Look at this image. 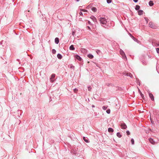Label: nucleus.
<instances>
[{
    "mask_svg": "<svg viewBox=\"0 0 159 159\" xmlns=\"http://www.w3.org/2000/svg\"><path fill=\"white\" fill-rule=\"evenodd\" d=\"M88 90L89 91H91V89H92V88L90 86H88Z\"/></svg>",
    "mask_w": 159,
    "mask_h": 159,
    "instance_id": "nucleus-29",
    "label": "nucleus"
},
{
    "mask_svg": "<svg viewBox=\"0 0 159 159\" xmlns=\"http://www.w3.org/2000/svg\"><path fill=\"white\" fill-rule=\"evenodd\" d=\"M126 133L127 135H129L130 134V132L129 130H127Z\"/></svg>",
    "mask_w": 159,
    "mask_h": 159,
    "instance_id": "nucleus-34",
    "label": "nucleus"
},
{
    "mask_svg": "<svg viewBox=\"0 0 159 159\" xmlns=\"http://www.w3.org/2000/svg\"><path fill=\"white\" fill-rule=\"evenodd\" d=\"M106 112L108 114H110V109H107L106 111Z\"/></svg>",
    "mask_w": 159,
    "mask_h": 159,
    "instance_id": "nucleus-25",
    "label": "nucleus"
},
{
    "mask_svg": "<svg viewBox=\"0 0 159 159\" xmlns=\"http://www.w3.org/2000/svg\"><path fill=\"white\" fill-rule=\"evenodd\" d=\"M75 57L77 59H78L80 61H81V58L78 55H76L75 56Z\"/></svg>",
    "mask_w": 159,
    "mask_h": 159,
    "instance_id": "nucleus-12",
    "label": "nucleus"
},
{
    "mask_svg": "<svg viewBox=\"0 0 159 159\" xmlns=\"http://www.w3.org/2000/svg\"><path fill=\"white\" fill-rule=\"evenodd\" d=\"M59 38H55V43L56 44H57L59 43Z\"/></svg>",
    "mask_w": 159,
    "mask_h": 159,
    "instance_id": "nucleus-10",
    "label": "nucleus"
},
{
    "mask_svg": "<svg viewBox=\"0 0 159 159\" xmlns=\"http://www.w3.org/2000/svg\"><path fill=\"white\" fill-rule=\"evenodd\" d=\"M80 11H86L85 10H84V9H80Z\"/></svg>",
    "mask_w": 159,
    "mask_h": 159,
    "instance_id": "nucleus-38",
    "label": "nucleus"
},
{
    "mask_svg": "<svg viewBox=\"0 0 159 159\" xmlns=\"http://www.w3.org/2000/svg\"><path fill=\"white\" fill-rule=\"evenodd\" d=\"M120 54L122 56V58L124 60H127L126 57L122 49H120Z\"/></svg>",
    "mask_w": 159,
    "mask_h": 159,
    "instance_id": "nucleus-3",
    "label": "nucleus"
},
{
    "mask_svg": "<svg viewBox=\"0 0 159 159\" xmlns=\"http://www.w3.org/2000/svg\"><path fill=\"white\" fill-rule=\"evenodd\" d=\"M144 18L145 20V21H146V23H148V18L147 17H144Z\"/></svg>",
    "mask_w": 159,
    "mask_h": 159,
    "instance_id": "nucleus-27",
    "label": "nucleus"
},
{
    "mask_svg": "<svg viewBox=\"0 0 159 159\" xmlns=\"http://www.w3.org/2000/svg\"><path fill=\"white\" fill-rule=\"evenodd\" d=\"M140 7L139 5H137L135 6V9L137 11H138Z\"/></svg>",
    "mask_w": 159,
    "mask_h": 159,
    "instance_id": "nucleus-21",
    "label": "nucleus"
},
{
    "mask_svg": "<svg viewBox=\"0 0 159 159\" xmlns=\"http://www.w3.org/2000/svg\"><path fill=\"white\" fill-rule=\"evenodd\" d=\"M157 52V53H159V48H156Z\"/></svg>",
    "mask_w": 159,
    "mask_h": 159,
    "instance_id": "nucleus-32",
    "label": "nucleus"
},
{
    "mask_svg": "<svg viewBox=\"0 0 159 159\" xmlns=\"http://www.w3.org/2000/svg\"><path fill=\"white\" fill-rule=\"evenodd\" d=\"M149 142L152 144H154V143H155V142L154 141H153V139H152V138H149Z\"/></svg>",
    "mask_w": 159,
    "mask_h": 159,
    "instance_id": "nucleus-11",
    "label": "nucleus"
},
{
    "mask_svg": "<svg viewBox=\"0 0 159 159\" xmlns=\"http://www.w3.org/2000/svg\"><path fill=\"white\" fill-rule=\"evenodd\" d=\"M131 142L132 144H134V140L133 139H131Z\"/></svg>",
    "mask_w": 159,
    "mask_h": 159,
    "instance_id": "nucleus-28",
    "label": "nucleus"
},
{
    "mask_svg": "<svg viewBox=\"0 0 159 159\" xmlns=\"http://www.w3.org/2000/svg\"><path fill=\"white\" fill-rule=\"evenodd\" d=\"M90 18L92 19L93 20L94 22H96V23H97V20H96V18L92 16V17H91Z\"/></svg>",
    "mask_w": 159,
    "mask_h": 159,
    "instance_id": "nucleus-15",
    "label": "nucleus"
},
{
    "mask_svg": "<svg viewBox=\"0 0 159 159\" xmlns=\"http://www.w3.org/2000/svg\"><path fill=\"white\" fill-rule=\"evenodd\" d=\"M107 107L108 106H103L102 107V109L104 110H106L107 108Z\"/></svg>",
    "mask_w": 159,
    "mask_h": 159,
    "instance_id": "nucleus-24",
    "label": "nucleus"
},
{
    "mask_svg": "<svg viewBox=\"0 0 159 159\" xmlns=\"http://www.w3.org/2000/svg\"><path fill=\"white\" fill-rule=\"evenodd\" d=\"M139 91L140 94H141L142 97L143 98V95L142 93L140 91V90L139 89Z\"/></svg>",
    "mask_w": 159,
    "mask_h": 159,
    "instance_id": "nucleus-36",
    "label": "nucleus"
},
{
    "mask_svg": "<svg viewBox=\"0 0 159 159\" xmlns=\"http://www.w3.org/2000/svg\"><path fill=\"white\" fill-rule=\"evenodd\" d=\"M96 52L98 54H99L100 52V51L99 50H97L96 51Z\"/></svg>",
    "mask_w": 159,
    "mask_h": 159,
    "instance_id": "nucleus-33",
    "label": "nucleus"
},
{
    "mask_svg": "<svg viewBox=\"0 0 159 159\" xmlns=\"http://www.w3.org/2000/svg\"><path fill=\"white\" fill-rule=\"evenodd\" d=\"M154 4L153 1H150L149 2V5L150 6H152Z\"/></svg>",
    "mask_w": 159,
    "mask_h": 159,
    "instance_id": "nucleus-18",
    "label": "nucleus"
},
{
    "mask_svg": "<svg viewBox=\"0 0 159 159\" xmlns=\"http://www.w3.org/2000/svg\"><path fill=\"white\" fill-rule=\"evenodd\" d=\"M70 49L71 50H74L75 49V48L74 47L73 45H71L70 47Z\"/></svg>",
    "mask_w": 159,
    "mask_h": 159,
    "instance_id": "nucleus-16",
    "label": "nucleus"
},
{
    "mask_svg": "<svg viewBox=\"0 0 159 159\" xmlns=\"http://www.w3.org/2000/svg\"><path fill=\"white\" fill-rule=\"evenodd\" d=\"M107 2L108 3H110L111 2V0H107Z\"/></svg>",
    "mask_w": 159,
    "mask_h": 159,
    "instance_id": "nucleus-31",
    "label": "nucleus"
},
{
    "mask_svg": "<svg viewBox=\"0 0 159 159\" xmlns=\"http://www.w3.org/2000/svg\"><path fill=\"white\" fill-rule=\"evenodd\" d=\"M158 45V46H159V44Z\"/></svg>",
    "mask_w": 159,
    "mask_h": 159,
    "instance_id": "nucleus-47",
    "label": "nucleus"
},
{
    "mask_svg": "<svg viewBox=\"0 0 159 159\" xmlns=\"http://www.w3.org/2000/svg\"><path fill=\"white\" fill-rule=\"evenodd\" d=\"M92 107L93 108V107H95V106H94V105H92Z\"/></svg>",
    "mask_w": 159,
    "mask_h": 159,
    "instance_id": "nucleus-45",
    "label": "nucleus"
},
{
    "mask_svg": "<svg viewBox=\"0 0 159 159\" xmlns=\"http://www.w3.org/2000/svg\"><path fill=\"white\" fill-rule=\"evenodd\" d=\"M87 28L88 30H91V28L89 26H88Z\"/></svg>",
    "mask_w": 159,
    "mask_h": 159,
    "instance_id": "nucleus-37",
    "label": "nucleus"
},
{
    "mask_svg": "<svg viewBox=\"0 0 159 159\" xmlns=\"http://www.w3.org/2000/svg\"><path fill=\"white\" fill-rule=\"evenodd\" d=\"M80 0H76V2H78L80 1Z\"/></svg>",
    "mask_w": 159,
    "mask_h": 159,
    "instance_id": "nucleus-46",
    "label": "nucleus"
},
{
    "mask_svg": "<svg viewBox=\"0 0 159 159\" xmlns=\"http://www.w3.org/2000/svg\"><path fill=\"white\" fill-rule=\"evenodd\" d=\"M88 57L90 59H92L93 57V55L89 54L88 55Z\"/></svg>",
    "mask_w": 159,
    "mask_h": 159,
    "instance_id": "nucleus-17",
    "label": "nucleus"
},
{
    "mask_svg": "<svg viewBox=\"0 0 159 159\" xmlns=\"http://www.w3.org/2000/svg\"><path fill=\"white\" fill-rule=\"evenodd\" d=\"M108 131L109 132H113V129L111 128H109L108 129Z\"/></svg>",
    "mask_w": 159,
    "mask_h": 159,
    "instance_id": "nucleus-19",
    "label": "nucleus"
},
{
    "mask_svg": "<svg viewBox=\"0 0 159 159\" xmlns=\"http://www.w3.org/2000/svg\"><path fill=\"white\" fill-rule=\"evenodd\" d=\"M78 90V89L76 88H75L74 89V91L75 93H76Z\"/></svg>",
    "mask_w": 159,
    "mask_h": 159,
    "instance_id": "nucleus-30",
    "label": "nucleus"
},
{
    "mask_svg": "<svg viewBox=\"0 0 159 159\" xmlns=\"http://www.w3.org/2000/svg\"><path fill=\"white\" fill-rule=\"evenodd\" d=\"M80 15H83V13L81 12H80L79 13Z\"/></svg>",
    "mask_w": 159,
    "mask_h": 159,
    "instance_id": "nucleus-41",
    "label": "nucleus"
},
{
    "mask_svg": "<svg viewBox=\"0 0 159 159\" xmlns=\"http://www.w3.org/2000/svg\"><path fill=\"white\" fill-rule=\"evenodd\" d=\"M124 75H127V76H129L131 78H132L133 77V76L130 73H124Z\"/></svg>",
    "mask_w": 159,
    "mask_h": 159,
    "instance_id": "nucleus-8",
    "label": "nucleus"
},
{
    "mask_svg": "<svg viewBox=\"0 0 159 159\" xmlns=\"http://www.w3.org/2000/svg\"><path fill=\"white\" fill-rule=\"evenodd\" d=\"M52 53L53 54H55L56 53V50L55 49H53L52 50Z\"/></svg>",
    "mask_w": 159,
    "mask_h": 159,
    "instance_id": "nucleus-26",
    "label": "nucleus"
},
{
    "mask_svg": "<svg viewBox=\"0 0 159 159\" xmlns=\"http://www.w3.org/2000/svg\"><path fill=\"white\" fill-rule=\"evenodd\" d=\"M153 113L156 117L157 121L159 123V111L155 110L154 111Z\"/></svg>",
    "mask_w": 159,
    "mask_h": 159,
    "instance_id": "nucleus-2",
    "label": "nucleus"
},
{
    "mask_svg": "<svg viewBox=\"0 0 159 159\" xmlns=\"http://www.w3.org/2000/svg\"><path fill=\"white\" fill-rule=\"evenodd\" d=\"M151 123L152 124H154V122L153 121V120H151Z\"/></svg>",
    "mask_w": 159,
    "mask_h": 159,
    "instance_id": "nucleus-40",
    "label": "nucleus"
},
{
    "mask_svg": "<svg viewBox=\"0 0 159 159\" xmlns=\"http://www.w3.org/2000/svg\"><path fill=\"white\" fill-rule=\"evenodd\" d=\"M132 38L135 42H137L138 43V42H139V41L137 39H136L134 36H132Z\"/></svg>",
    "mask_w": 159,
    "mask_h": 159,
    "instance_id": "nucleus-20",
    "label": "nucleus"
},
{
    "mask_svg": "<svg viewBox=\"0 0 159 159\" xmlns=\"http://www.w3.org/2000/svg\"><path fill=\"white\" fill-rule=\"evenodd\" d=\"M129 36L131 37V38H132V36H133L132 35V34H130V33H129Z\"/></svg>",
    "mask_w": 159,
    "mask_h": 159,
    "instance_id": "nucleus-42",
    "label": "nucleus"
},
{
    "mask_svg": "<svg viewBox=\"0 0 159 159\" xmlns=\"http://www.w3.org/2000/svg\"><path fill=\"white\" fill-rule=\"evenodd\" d=\"M55 77V74H52V75L51 77L50 78V81L52 83L54 81V78Z\"/></svg>",
    "mask_w": 159,
    "mask_h": 159,
    "instance_id": "nucleus-6",
    "label": "nucleus"
},
{
    "mask_svg": "<svg viewBox=\"0 0 159 159\" xmlns=\"http://www.w3.org/2000/svg\"><path fill=\"white\" fill-rule=\"evenodd\" d=\"M74 66H73L72 65H70V68L71 69H74Z\"/></svg>",
    "mask_w": 159,
    "mask_h": 159,
    "instance_id": "nucleus-35",
    "label": "nucleus"
},
{
    "mask_svg": "<svg viewBox=\"0 0 159 159\" xmlns=\"http://www.w3.org/2000/svg\"><path fill=\"white\" fill-rule=\"evenodd\" d=\"M57 58L60 59H61L62 58V56L60 53H58L57 54Z\"/></svg>",
    "mask_w": 159,
    "mask_h": 159,
    "instance_id": "nucleus-13",
    "label": "nucleus"
},
{
    "mask_svg": "<svg viewBox=\"0 0 159 159\" xmlns=\"http://www.w3.org/2000/svg\"><path fill=\"white\" fill-rule=\"evenodd\" d=\"M74 33H75V32L74 31L72 32V34L73 35H74Z\"/></svg>",
    "mask_w": 159,
    "mask_h": 159,
    "instance_id": "nucleus-44",
    "label": "nucleus"
},
{
    "mask_svg": "<svg viewBox=\"0 0 159 159\" xmlns=\"http://www.w3.org/2000/svg\"><path fill=\"white\" fill-rule=\"evenodd\" d=\"M88 23L90 24V25H91V22L89 21H88Z\"/></svg>",
    "mask_w": 159,
    "mask_h": 159,
    "instance_id": "nucleus-43",
    "label": "nucleus"
},
{
    "mask_svg": "<svg viewBox=\"0 0 159 159\" xmlns=\"http://www.w3.org/2000/svg\"><path fill=\"white\" fill-rule=\"evenodd\" d=\"M116 135L119 138H121L122 136L121 135L120 132H118L116 134Z\"/></svg>",
    "mask_w": 159,
    "mask_h": 159,
    "instance_id": "nucleus-23",
    "label": "nucleus"
},
{
    "mask_svg": "<svg viewBox=\"0 0 159 159\" xmlns=\"http://www.w3.org/2000/svg\"><path fill=\"white\" fill-rule=\"evenodd\" d=\"M99 19L101 25L105 28H107V19L105 17H100Z\"/></svg>",
    "mask_w": 159,
    "mask_h": 159,
    "instance_id": "nucleus-1",
    "label": "nucleus"
},
{
    "mask_svg": "<svg viewBox=\"0 0 159 159\" xmlns=\"http://www.w3.org/2000/svg\"><path fill=\"white\" fill-rule=\"evenodd\" d=\"M121 128L123 129H125L127 128L126 125L125 123H122L121 124Z\"/></svg>",
    "mask_w": 159,
    "mask_h": 159,
    "instance_id": "nucleus-7",
    "label": "nucleus"
},
{
    "mask_svg": "<svg viewBox=\"0 0 159 159\" xmlns=\"http://www.w3.org/2000/svg\"><path fill=\"white\" fill-rule=\"evenodd\" d=\"M91 10L93 12H95L97 11V9L95 7H93L91 8Z\"/></svg>",
    "mask_w": 159,
    "mask_h": 159,
    "instance_id": "nucleus-22",
    "label": "nucleus"
},
{
    "mask_svg": "<svg viewBox=\"0 0 159 159\" xmlns=\"http://www.w3.org/2000/svg\"><path fill=\"white\" fill-rule=\"evenodd\" d=\"M148 93L149 94V96L151 100L152 101L154 100V98L153 94L151 93L150 91H148Z\"/></svg>",
    "mask_w": 159,
    "mask_h": 159,
    "instance_id": "nucleus-5",
    "label": "nucleus"
},
{
    "mask_svg": "<svg viewBox=\"0 0 159 159\" xmlns=\"http://www.w3.org/2000/svg\"><path fill=\"white\" fill-rule=\"evenodd\" d=\"M148 26L149 27L153 29H155L157 28V26L152 22H149L148 24Z\"/></svg>",
    "mask_w": 159,
    "mask_h": 159,
    "instance_id": "nucleus-4",
    "label": "nucleus"
},
{
    "mask_svg": "<svg viewBox=\"0 0 159 159\" xmlns=\"http://www.w3.org/2000/svg\"><path fill=\"white\" fill-rule=\"evenodd\" d=\"M83 139L84 141L87 143H89V141L88 139V138L87 137H84L83 138Z\"/></svg>",
    "mask_w": 159,
    "mask_h": 159,
    "instance_id": "nucleus-9",
    "label": "nucleus"
},
{
    "mask_svg": "<svg viewBox=\"0 0 159 159\" xmlns=\"http://www.w3.org/2000/svg\"><path fill=\"white\" fill-rule=\"evenodd\" d=\"M133 1L135 2H137L138 1V0H133Z\"/></svg>",
    "mask_w": 159,
    "mask_h": 159,
    "instance_id": "nucleus-39",
    "label": "nucleus"
},
{
    "mask_svg": "<svg viewBox=\"0 0 159 159\" xmlns=\"http://www.w3.org/2000/svg\"><path fill=\"white\" fill-rule=\"evenodd\" d=\"M138 14L139 15H141L143 14V11L142 10H139L138 11Z\"/></svg>",
    "mask_w": 159,
    "mask_h": 159,
    "instance_id": "nucleus-14",
    "label": "nucleus"
}]
</instances>
